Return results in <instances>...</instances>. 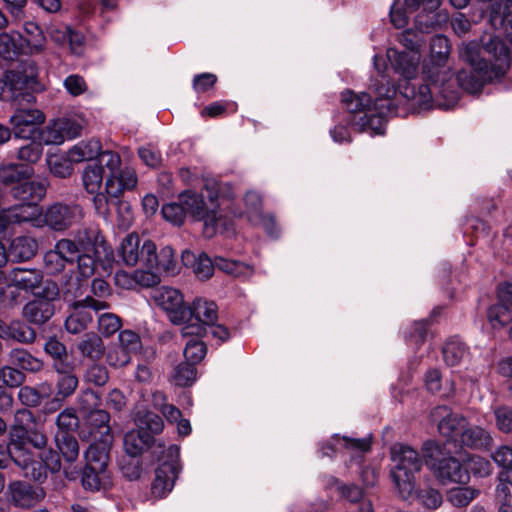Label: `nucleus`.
<instances>
[{"label":"nucleus","instance_id":"1","mask_svg":"<svg viewBox=\"0 0 512 512\" xmlns=\"http://www.w3.org/2000/svg\"><path fill=\"white\" fill-rule=\"evenodd\" d=\"M411 35L406 31L401 36L400 41L407 51L389 48L386 53L393 70L403 78L404 83L399 88L383 75L385 59L380 55L374 56V66L380 74V79L374 84L377 97L372 103L371 96L365 92L354 95V129L381 135L385 131L386 116L407 104L421 110L434 107L450 110L457 105L460 97L458 90H449L443 99V94H438L430 81L423 80L422 73L421 78H418L422 39L416 34H413L412 39Z\"/></svg>","mask_w":512,"mask_h":512},{"label":"nucleus","instance_id":"2","mask_svg":"<svg viewBox=\"0 0 512 512\" xmlns=\"http://www.w3.org/2000/svg\"><path fill=\"white\" fill-rule=\"evenodd\" d=\"M203 193L197 194L191 190L180 193L178 202L162 207L163 218L180 226L188 214L194 220L203 222V232L208 238L217 233L233 234V219L245 220L252 226H262L271 237L279 235L274 218L263 214L259 193L248 191L243 199L244 208L233 202L235 193L229 183L207 178L204 180Z\"/></svg>","mask_w":512,"mask_h":512},{"label":"nucleus","instance_id":"3","mask_svg":"<svg viewBox=\"0 0 512 512\" xmlns=\"http://www.w3.org/2000/svg\"><path fill=\"white\" fill-rule=\"evenodd\" d=\"M459 55L472 70L460 71L457 74V82L462 89L471 94L480 92L486 83L503 77L511 62L510 48L496 36L484 42L483 47L476 41L463 44Z\"/></svg>","mask_w":512,"mask_h":512},{"label":"nucleus","instance_id":"4","mask_svg":"<svg viewBox=\"0 0 512 512\" xmlns=\"http://www.w3.org/2000/svg\"><path fill=\"white\" fill-rule=\"evenodd\" d=\"M74 241L77 245L74 256L77 273L66 280L64 289L65 293L77 296L82 293V280L94 274L97 263L103 267L110 265L113 261V252L98 232L84 230L77 234Z\"/></svg>","mask_w":512,"mask_h":512},{"label":"nucleus","instance_id":"5","mask_svg":"<svg viewBox=\"0 0 512 512\" xmlns=\"http://www.w3.org/2000/svg\"><path fill=\"white\" fill-rule=\"evenodd\" d=\"M451 51V45L447 37L436 35L430 43V55L423 63L422 74L424 81H430L438 94L446 98L449 90H458L453 82V74L447 65Z\"/></svg>","mask_w":512,"mask_h":512},{"label":"nucleus","instance_id":"6","mask_svg":"<svg viewBox=\"0 0 512 512\" xmlns=\"http://www.w3.org/2000/svg\"><path fill=\"white\" fill-rule=\"evenodd\" d=\"M390 452L395 488L402 499L408 500L415 495L414 474L420 471L422 459L414 448L401 443L394 444Z\"/></svg>","mask_w":512,"mask_h":512},{"label":"nucleus","instance_id":"7","mask_svg":"<svg viewBox=\"0 0 512 512\" xmlns=\"http://www.w3.org/2000/svg\"><path fill=\"white\" fill-rule=\"evenodd\" d=\"M11 102L15 107V111L10 117L14 137L25 140L36 139L39 126L45 121V115L33 107L34 95L26 92L19 96L17 101Z\"/></svg>","mask_w":512,"mask_h":512},{"label":"nucleus","instance_id":"8","mask_svg":"<svg viewBox=\"0 0 512 512\" xmlns=\"http://www.w3.org/2000/svg\"><path fill=\"white\" fill-rule=\"evenodd\" d=\"M135 424L137 428L124 436V449L131 457H137L148 449L154 441V434L163 430L162 418L150 411H138Z\"/></svg>","mask_w":512,"mask_h":512},{"label":"nucleus","instance_id":"9","mask_svg":"<svg viewBox=\"0 0 512 512\" xmlns=\"http://www.w3.org/2000/svg\"><path fill=\"white\" fill-rule=\"evenodd\" d=\"M179 455L180 448L177 445H171L163 451L151 488L156 498H163L172 491L179 472Z\"/></svg>","mask_w":512,"mask_h":512},{"label":"nucleus","instance_id":"10","mask_svg":"<svg viewBox=\"0 0 512 512\" xmlns=\"http://www.w3.org/2000/svg\"><path fill=\"white\" fill-rule=\"evenodd\" d=\"M190 315L186 317L182 324L181 334L186 336H202L206 331V326L217 322L218 309L213 301L203 298L195 299L191 305H188Z\"/></svg>","mask_w":512,"mask_h":512},{"label":"nucleus","instance_id":"11","mask_svg":"<svg viewBox=\"0 0 512 512\" xmlns=\"http://www.w3.org/2000/svg\"><path fill=\"white\" fill-rule=\"evenodd\" d=\"M152 299L154 304L163 310L168 319L175 325L184 324L186 317L190 315L183 294L176 288L158 287L153 290Z\"/></svg>","mask_w":512,"mask_h":512},{"label":"nucleus","instance_id":"12","mask_svg":"<svg viewBox=\"0 0 512 512\" xmlns=\"http://www.w3.org/2000/svg\"><path fill=\"white\" fill-rule=\"evenodd\" d=\"M142 264L146 271H154L159 276L160 272L167 275L178 273V264L175 258L174 250L170 246L156 251V245L152 241H144L142 244Z\"/></svg>","mask_w":512,"mask_h":512},{"label":"nucleus","instance_id":"13","mask_svg":"<svg viewBox=\"0 0 512 512\" xmlns=\"http://www.w3.org/2000/svg\"><path fill=\"white\" fill-rule=\"evenodd\" d=\"M20 458L17 459L12 451V438L10 437L8 445L0 444V468L7 467L11 459L22 471L25 477L41 482L45 477L43 467L34 459L33 452L21 445Z\"/></svg>","mask_w":512,"mask_h":512},{"label":"nucleus","instance_id":"14","mask_svg":"<svg viewBox=\"0 0 512 512\" xmlns=\"http://www.w3.org/2000/svg\"><path fill=\"white\" fill-rule=\"evenodd\" d=\"M109 308L105 301L95 300L92 297H86L82 301L73 304V310L65 321L66 330L69 333L77 334L85 330L93 320V315L89 309L99 313Z\"/></svg>","mask_w":512,"mask_h":512},{"label":"nucleus","instance_id":"15","mask_svg":"<svg viewBox=\"0 0 512 512\" xmlns=\"http://www.w3.org/2000/svg\"><path fill=\"white\" fill-rule=\"evenodd\" d=\"M430 419L437 424L441 435L449 440L461 439L463 430L467 427L466 419L453 413L447 406H437L430 413Z\"/></svg>","mask_w":512,"mask_h":512},{"label":"nucleus","instance_id":"16","mask_svg":"<svg viewBox=\"0 0 512 512\" xmlns=\"http://www.w3.org/2000/svg\"><path fill=\"white\" fill-rule=\"evenodd\" d=\"M82 218V208L76 204L55 203L44 213V221L55 231H63L78 223Z\"/></svg>","mask_w":512,"mask_h":512},{"label":"nucleus","instance_id":"17","mask_svg":"<svg viewBox=\"0 0 512 512\" xmlns=\"http://www.w3.org/2000/svg\"><path fill=\"white\" fill-rule=\"evenodd\" d=\"M77 252V245L74 240L61 239L54 249L44 255L45 269L50 274H58L65 269L66 264L74 263V256Z\"/></svg>","mask_w":512,"mask_h":512},{"label":"nucleus","instance_id":"18","mask_svg":"<svg viewBox=\"0 0 512 512\" xmlns=\"http://www.w3.org/2000/svg\"><path fill=\"white\" fill-rule=\"evenodd\" d=\"M39 68L35 61L27 60L20 66L17 73H11L6 76L9 84L13 83V89L22 96L26 92H37L44 89V86L38 81Z\"/></svg>","mask_w":512,"mask_h":512},{"label":"nucleus","instance_id":"19","mask_svg":"<svg viewBox=\"0 0 512 512\" xmlns=\"http://www.w3.org/2000/svg\"><path fill=\"white\" fill-rule=\"evenodd\" d=\"M427 464L443 482L465 483L469 479L468 472L454 457L438 459L432 454Z\"/></svg>","mask_w":512,"mask_h":512},{"label":"nucleus","instance_id":"20","mask_svg":"<svg viewBox=\"0 0 512 512\" xmlns=\"http://www.w3.org/2000/svg\"><path fill=\"white\" fill-rule=\"evenodd\" d=\"M451 5L457 9L467 6L469 0H449ZM487 4L489 22L494 28H499L505 23L512 22V0H480Z\"/></svg>","mask_w":512,"mask_h":512},{"label":"nucleus","instance_id":"21","mask_svg":"<svg viewBox=\"0 0 512 512\" xmlns=\"http://www.w3.org/2000/svg\"><path fill=\"white\" fill-rule=\"evenodd\" d=\"M33 424L34 416L30 410L19 409L16 411L10 437L12 438V451L17 459L22 455L21 445L26 447L28 432Z\"/></svg>","mask_w":512,"mask_h":512},{"label":"nucleus","instance_id":"22","mask_svg":"<svg viewBox=\"0 0 512 512\" xmlns=\"http://www.w3.org/2000/svg\"><path fill=\"white\" fill-rule=\"evenodd\" d=\"M116 286L133 290L138 286L150 287L156 285L160 281V277L154 271H146L145 269H137L133 273L119 270L114 275Z\"/></svg>","mask_w":512,"mask_h":512},{"label":"nucleus","instance_id":"23","mask_svg":"<svg viewBox=\"0 0 512 512\" xmlns=\"http://www.w3.org/2000/svg\"><path fill=\"white\" fill-rule=\"evenodd\" d=\"M12 502L22 508H30L45 497L40 487H34L26 482L14 481L9 485Z\"/></svg>","mask_w":512,"mask_h":512},{"label":"nucleus","instance_id":"24","mask_svg":"<svg viewBox=\"0 0 512 512\" xmlns=\"http://www.w3.org/2000/svg\"><path fill=\"white\" fill-rule=\"evenodd\" d=\"M39 208L35 204H22L0 211V235L6 231L9 225L28 222L39 215Z\"/></svg>","mask_w":512,"mask_h":512},{"label":"nucleus","instance_id":"25","mask_svg":"<svg viewBox=\"0 0 512 512\" xmlns=\"http://www.w3.org/2000/svg\"><path fill=\"white\" fill-rule=\"evenodd\" d=\"M42 279V272L38 269L17 267L10 270L7 274L9 286L24 291H34L40 287Z\"/></svg>","mask_w":512,"mask_h":512},{"label":"nucleus","instance_id":"26","mask_svg":"<svg viewBox=\"0 0 512 512\" xmlns=\"http://www.w3.org/2000/svg\"><path fill=\"white\" fill-rule=\"evenodd\" d=\"M47 183L44 180H30L12 187L13 197L26 204L37 205L46 195Z\"/></svg>","mask_w":512,"mask_h":512},{"label":"nucleus","instance_id":"27","mask_svg":"<svg viewBox=\"0 0 512 512\" xmlns=\"http://www.w3.org/2000/svg\"><path fill=\"white\" fill-rule=\"evenodd\" d=\"M89 429V436L92 440L113 439L111 428L109 425L110 415L103 409H96L85 415Z\"/></svg>","mask_w":512,"mask_h":512},{"label":"nucleus","instance_id":"28","mask_svg":"<svg viewBox=\"0 0 512 512\" xmlns=\"http://www.w3.org/2000/svg\"><path fill=\"white\" fill-rule=\"evenodd\" d=\"M112 442L113 439L93 440L85 452L86 465L96 469H107Z\"/></svg>","mask_w":512,"mask_h":512},{"label":"nucleus","instance_id":"29","mask_svg":"<svg viewBox=\"0 0 512 512\" xmlns=\"http://www.w3.org/2000/svg\"><path fill=\"white\" fill-rule=\"evenodd\" d=\"M54 305L47 299H36L28 302L23 307L24 318L37 325L48 321L54 314Z\"/></svg>","mask_w":512,"mask_h":512},{"label":"nucleus","instance_id":"30","mask_svg":"<svg viewBox=\"0 0 512 512\" xmlns=\"http://www.w3.org/2000/svg\"><path fill=\"white\" fill-rule=\"evenodd\" d=\"M417 2L423 13L415 17L416 29L421 33H429L439 24L435 11L440 6L441 0H417Z\"/></svg>","mask_w":512,"mask_h":512},{"label":"nucleus","instance_id":"31","mask_svg":"<svg viewBox=\"0 0 512 512\" xmlns=\"http://www.w3.org/2000/svg\"><path fill=\"white\" fill-rule=\"evenodd\" d=\"M182 263L186 267H192L197 278L201 280L212 276L215 268V260L212 261L206 254L196 256L193 252L185 250L181 255Z\"/></svg>","mask_w":512,"mask_h":512},{"label":"nucleus","instance_id":"32","mask_svg":"<svg viewBox=\"0 0 512 512\" xmlns=\"http://www.w3.org/2000/svg\"><path fill=\"white\" fill-rule=\"evenodd\" d=\"M142 245L136 233H130L123 238L118 247L117 253L123 263L127 266H134L142 262Z\"/></svg>","mask_w":512,"mask_h":512},{"label":"nucleus","instance_id":"33","mask_svg":"<svg viewBox=\"0 0 512 512\" xmlns=\"http://www.w3.org/2000/svg\"><path fill=\"white\" fill-rule=\"evenodd\" d=\"M37 242L28 236L14 238L8 248V256L12 262H22L31 259L37 252Z\"/></svg>","mask_w":512,"mask_h":512},{"label":"nucleus","instance_id":"34","mask_svg":"<svg viewBox=\"0 0 512 512\" xmlns=\"http://www.w3.org/2000/svg\"><path fill=\"white\" fill-rule=\"evenodd\" d=\"M360 481L362 485L361 488L354 485V512H358L359 505L364 499H369L373 506V495L371 489L377 481L375 470L371 467H364L360 472ZM372 509L374 510L373 507Z\"/></svg>","mask_w":512,"mask_h":512},{"label":"nucleus","instance_id":"35","mask_svg":"<svg viewBox=\"0 0 512 512\" xmlns=\"http://www.w3.org/2000/svg\"><path fill=\"white\" fill-rule=\"evenodd\" d=\"M499 302L492 305L487 312V319L494 329H500L509 323H512V301H504L500 297V289L498 290Z\"/></svg>","mask_w":512,"mask_h":512},{"label":"nucleus","instance_id":"36","mask_svg":"<svg viewBox=\"0 0 512 512\" xmlns=\"http://www.w3.org/2000/svg\"><path fill=\"white\" fill-rule=\"evenodd\" d=\"M137 185V175L132 168H121L115 177V181L111 186H105L106 193L113 197L118 198L125 190H132Z\"/></svg>","mask_w":512,"mask_h":512},{"label":"nucleus","instance_id":"37","mask_svg":"<svg viewBox=\"0 0 512 512\" xmlns=\"http://www.w3.org/2000/svg\"><path fill=\"white\" fill-rule=\"evenodd\" d=\"M101 150V143L96 139L83 140L71 147L67 154L73 163L89 161L98 156Z\"/></svg>","mask_w":512,"mask_h":512},{"label":"nucleus","instance_id":"38","mask_svg":"<svg viewBox=\"0 0 512 512\" xmlns=\"http://www.w3.org/2000/svg\"><path fill=\"white\" fill-rule=\"evenodd\" d=\"M82 485L90 491L106 489L111 485L110 474L107 469H96L86 465L82 474Z\"/></svg>","mask_w":512,"mask_h":512},{"label":"nucleus","instance_id":"39","mask_svg":"<svg viewBox=\"0 0 512 512\" xmlns=\"http://www.w3.org/2000/svg\"><path fill=\"white\" fill-rule=\"evenodd\" d=\"M77 349L82 356L93 360L100 359L105 351L101 337L94 332L84 334L77 343Z\"/></svg>","mask_w":512,"mask_h":512},{"label":"nucleus","instance_id":"40","mask_svg":"<svg viewBox=\"0 0 512 512\" xmlns=\"http://www.w3.org/2000/svg\"><path fill=\"white\" fill-rule=\"evenodd\" d=\"M464 446L471 448H487L492 442L490 434L479 426H468L460 439Z\"/></svg>","mask_w":512,"mask_h":512},{"label":"nucleus","instance_id":"41","mask_svg":"<svg viewBox=\"0 0 512 512\" xmlns=\"http://www.w3.org/2000/svg\"><path fill=\"white\" fill-rule=\"evenodd\" d=\"M21 33L18 31L0 33V58L5 61H14L19 57L18 42Z\"/></svg>","mask_w":512,"mask_h":512},{"label":"nucleus","instance_id":"42","mask_svg":"<svg viewBox=\"0 0 512 512\" xmlns=\"http://www.w3.org/2000/svg\"><path fill=\"white\" fill-rule=\"evenodd\" d=\"M33 174V168L24 164H9L0 168V182L10 185L19 184L20 181L29 178Z\"/></svg>","mask_w":512,"mask_h":512},{"label":"nucleus","instance_id":"43","mask_svg":"<svg viewBox=\"0 0 512 512\" xmlns=\"http://www.w3.org/2000/svg\"><path fill=\"white\" fill-rule=\"evenodd\" d=\"M9 361L19 368L29 371L38 372L43 367V362L32 356L28 351L16 348L10 351Z\"/></svg>","mask_w":512,"mask_h":512},{"label":"nucleus","instance_id":"44","mask_svg":"<svg viewBox=\"0 0 512 512\" xmlns=\"http://www.w3.org/2000/svg\"><path fill=\"white\" fill-rule=\"evenodd\" d=\"M351 448V438L347 436L340 437L339 434H335L328 441L321 444L319 452L322 456L336 457L345 452H350Z\"/></svg>","mask_w":512,"mask_h":512},{"label":"nucleus","instance_id":"45","mask_svg":"<svg viewBox=\"0 0 512 512\" xmlns=\"http://www.w3.org/2000/svg\"><path fill=\"white\" fill-rule=\"evenodd\" d=\"M55 441L58 449L60 450L63 458L67 462H74L79 455V445L77 439L71 434L59 431L55 435Z\"/></svg>","mask_w":512,"mask_h":512},{"label":"nucleus","instance_id":"46","mask_svg":"<svg viewBox=\"0 0 512 512\" xmlns=\"http://www.w3.org/2000/svg\"><path fill=\"white\" fill-rule=\"evenodd\" d=\"M215 267L234 277L249 278L254 273L252 266L223 257H215Z\"/></svg>","mask_w":512,"mask_h":512},{"label":"nucleus","instance_id":"47","mask_svg":"<svg viewBox=\"0 0 512 512\" xmlns=\"http://www.w3.org/2000/svg\"><path fill=\"white\" fill-rule=\"evenodd\" d=\"M36 139L41 143V145L62 144L65 139L59 120H51L45 127L38 129Z\"/></svg>","mask_w":512,"mask_h":512},{"label":"nucleus","instance_id":"48","mask_svg":"<svg viewBox=\"0 0 512 512\" xmlns=\"http://www.w3.org/2000/svg\"><path fill=\"white\" fill-rule=\"evenodd\" d=\"M97 162L94 164L101 165L107 169L108 174L106 176V184L105 186H111V183L115 181L116 173L121 169V158L119 154L113 151H103L99 152Z\"/></svg>","mask_w":512,"mask_h":512},{"label":"nucleus","instance_id":"49","mask_svg":"<svg viewBox=\"0 0 512 512\" xmlns=\"http://www.w3.org/2000/svg\"><path fill=\"white\" fill-rule=\"evenodd\" d=\"M496 464L503 468L499 474L500 483L512 482V447L501 446L493 454Z\"/></svg>","mask_w":512,"mask_h":512},{"label":"nucleus","instance_id":"50","mask_svg":"<svg viewBox=\"0 0 512 512\" xmlns=\"http://www.w3.org/2000/svg\"><path fill=\"white\" fill-rule=\"evenodd\" d=\"M103 168L98 164L87 165L82 173V181L84 188L90 194L98 192L103 183Z\"/></svg>","mask_w":512,"mask_h":512},{"label":"nucleus","instance_id":"51","mask_svg":"<svg viewBox=\"0 0 512 512\" xmlns=\"http://www.w3.org/2000/svg\"><path fill=\"white\" fill-rule=\"evenodd\" d=\"M46 162L50 172L56 177L66 178L73 172V162L69 160L68 154H48Z\"/></svg>","mask_w":512,"mask_h":512},{"label":"nucleus","instance_id":"52","mask_svg":"<svg viewBox=\"0 0 512 512\" xmlns=\"http://www.w3.org/2000/svg\"><path fill=\"white\" fill-rule=\"evenodd\" d=\"M35 331L20 321H13L7 325L5 340H15L21 343H31L35 340Z\"/></svg>","mask_w":512,"mask_h":512},{"label":"nucleus","instance_id":"53","mask_svg":"<svg viewBox=\"0 0 512 512\" xmlns=\"http://www.w3.org/2000/svg\"><path fill=\"white\" fill-rule=\"evenodd\" d=\"M443 357L447 365L457 366L467 357L466 347L461 341L451 339L443 347Z\"/></svg>","mask_w":512,"mask_h":512},{"label":"nucleus","instance_id":"54","mask_svg":"<svg viewBox=\"0 0 512 512\" xmlns=\"http://www.w3.org/2000/svg\"><path fill=\"white\" fill-rule=\"evenodd\" d=\"M189 337L184 348V362L195 367L205 357L207 349L205 343L199 339L200 336L193 335Z\"/></svg>","mask_w":512,"mask_h":512},{"label":"nucleus","instance_id":"55","mask_svg":"<svg viewBox=\"0 0 512 512\" xmlns=\"http://www.w3.org/2000/svg\"><path fill=\"white\" fill-rule=\"evenodd\" d=\"M419 9L417 0H404V8L397 7V4L391 8L390 18L396 28H403L408 22V14Z\"/></svg>","mask_w":512,"mask_h":512},{"label":"nucleus","instance_id":"56","mask_svg":"<svg viewBox=\"0 0 512 512\" xmlns=\"http://www.w3.org/2000/svg\"><path fill=\"white\" fill-rule=\"evenodd\" d=\"M197 378V370L192 364L182 362L173 371L172 380L177 386H191Z\"/></svg>","mask_w":512,"mask_h":512},{"label":"nucleus","instance_id":"57","mask_svg":"<svg viewBox=\"0 0 512 512\" xmlns=\"http://www.w3.org/2000/svg\"><path fill=\"white\" fill-rule=\"evenodd\" d=\"M98 314V330L104 337L115 334L122 326L119 316L111 312H103Z\"/></svg>","mask_w":512,"mask_h":512},{"label":"nucleus","instance_id":"58","mask_svg":"<svg viewBox=\"0 0 512 512\" xmlns=\"http://www.w3.org/2000/svg\"><path fill=\"white\" fill-rule=\"evenodd\" d=\"M477 495L471 487H454L447 492L448 501L456 507L467 506Z\"/></svg>","mask_w":512,"mask_h":512},{"label":"nucleus","instance_id":"59","mask_svg":"<svg viewBox=\"0 0 512 512\" xmlns=\"http://www.w3.org/2000/svg\"><path fill=\"white\" fill-rule=\"evenodd\" d=\"M132 356L138 354L142 349V341L138 333L125 329L119 332L118 342Z\"/></svg>","mask_w":512,"mask_h":512},{"label":"nucleus","instance_id":"60","mask_svg":"<svg viewBox=\"0 0 512 512\" xmlns=\"http://www.w3.org/2000/svg\"><path fill=\"white\" fill-rule=\"evenodd\" d=\"M132 357L133 356L124 350V348H122L118 343L109 347L106 353V361L108 365L115 368L126 366L131 362Z\"/></svg>","mask_w":512,"mask_h":512},{"label":"nucleus","instance_id":"61","mask_svg":"<svg viewBox=\"0 0 512 512\" xmlns=\"http://www.w3.org/2000/svg\"><path fill=\"white\" fill-rule=\"evenodd\" d=\"M78 406L80 412L85 416L96 409H100L101 398L95 391L86 389L78 396Z\"/></svg>","mask_w":512,"mask_h":512},{"label":"nucleus","instance_id":"62","mask_svg":"<svg viewBox=\"0 0 512 512\" xmlns=\"http://www.w3.org/2000/svg\"><path fill=\"white\" fill-rule=\"evenodd\" d=\"M32 140L26 145L21 146L17 152V158L30 164L36 163L42 156L43 147L41 143Z\"/></svg>","mask_w":512,"mask_h":512},{"label":"nucleus","instance_id":"63","mask_svg":"<svg viewBox=\"0 0 512 512\" xmlns=\"http://www.w3.org/2000/svg\"><path fill=\"white\" fill-rule=\"evenodd\" d=\"M57 400L71 396L78 387V378L73 373L59 376L57 383Z\"/></svg>","mask_w":512,"mask_h":512},{"label":"nucleus","instance_id":"64","mask_svg":"<svg viewBox=\"0 0 512 512\" xmlns=\"http://www.w3.org/2000/svg\"><path fill=\"white\" fill-rule=\"evenodd\" d=\"M468 472H472L480 477L488 476L491 473V464L485 458L478 455H471L466 460V468Z\"/></svg>","mask_w":512,"mask_h":512}]
</instances>
